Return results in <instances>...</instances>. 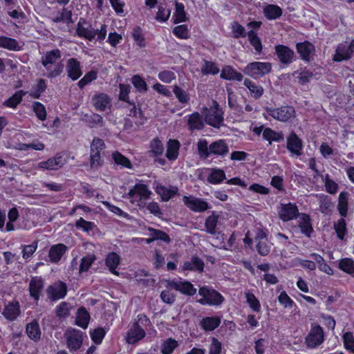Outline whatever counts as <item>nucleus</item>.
Returning a JSON list of instances; mask_svg holds the SVG:
<instances>
[{
	"instance_id": "a211bd4d",
	"label": "nucleus",
	"mask_w": 354,
	"mask_h": 354,
	"mask_svg": "<svg viewBox=\"0 0 354 354\" xmlns=\"http://www.w3.org/2000/svg\"><path fill=\"white\" fill-rule=\"evenodd\" d=\"M298 209L295 204L288 203L282 205L279 211V217L283 221L296 218L298 216Z\"/></svg>"
},
{
	"instance_id": "dca6fc26",
	"label": "nucleus",
	"mask_w": 354,
	"mask_h": 354,
	"mask_svg": "<svg viewBox=\"0 0 354 354\" xmlns=\"http://www.w3.org/2000/svg\"><path fill=\"white\" fill-rule=\"evenodd\" d=\"M91 103L98 111H105L111 107L110 97L103 93H96L91 97Z\"/></svg>"
},
{
	"instance_id": "13d9d810",
	"label": "nucleus",
	"mask_w": 354,
	"mask_h": 354,
	"mask_svg": "<svg viewBox=\"0 0 354 354\" xmlns=\"http://www.w3.org/2000/svg\"><path fill=\"white\" fill-rule=\"evenodd\" d=\"M112 157L115 164L120 165L127 168L131 167V164L129 160L123 155H122L120 153L115 151L113 153Z\"/></svg>"
},
{
	"instance_id": "bf43d9fd",
	"label": "nucleus",
	"mask_w": 354,
	"mask_h": 354,
	"mask_svg": "<svg viewBox=\"0 0 354 354\" xmlns=\"http://www.w3.org/2000/svg\"><path fill=\"white\" fill-rule=\"evenodd\" d=\"M131 80L132 84L139 92L142 93L147 91V83L140 75H133Z\"/></svg>"
},
{
	"instance_id": "4c0bfd02",
	"label": "nucleus",
	"mask_w": 354,
	"mask_h": 354,
	"mask_svg": "<svg viewBox=\"0 0 354 354\" xmlns=\"http://www.w3.org/2000/svg\"><path fill=\"white\" fill-rule=\"evenodd\" d=\"M90 320V315L84 308L78 309L76 317V324L83 328H86Z\"/></svg>"
},
{
	"instance_id": "cd10ccee",
	"label": "nucleus",
	"mask_w": 354,
	"mask_h": 354,
	"mask_svg": "<svg viewBox=\"0 0 354 354\" xmlns=\"http://www.w3.org/2000/svg\"><path fill=\"white\" fill-rule=\"evenodd\" d=\"M187 126L190 131L203 129L205 126L203 117L198 112L192 113L188 118Z\"/></svg>"
},
{
	"instance_id": "2f4dec72",
	"label": "nucleus",
	"mask_w": 354,
	"mask_h": 354,
	"mask_svg": "<svg viewBox=\"0 0 354 354\" xmlns=\"http://www.w3.org/2000/svg\"><path fill=\"white\" fill-rule=\"evenodd\" d=\"M180 142L177 140H169L167 143L166 156L169 160H175L178 156Z\"/></svg>"
},
{
	"instance_id": "9d476101",
	"label": "nucleus",
	"mask_w": 354,
	"mask_h": 354,
	"mask_svg": "<svg viewBox=\"0 0 354 354\" xmlns=\"http://www.w3.org/2000/svg\"><path fill=\"white\" fill-rule=\"evenodd\" d=\"M218 221V216L216 214L215 212H212V214L207 217L205 222V227L207 233L216 236V240L221 243H224L225 235L216 230Z\"/></svg>"
},
{
	"instance_id": "5fc2aeb1",
	"label": "nucleus",
	"mask_w": 354,
	"mask_h": 354,
	"mask_svg": "<svg viewBox=\"0 0 354 354\" xmlns=\"http://www.w3.org/2000/svg\"><path fill=\"white\" fill-rule=\"evenodd\" d=\"M201 72L204 75H216L219 72V68L217 67L215 63L212 62L204 61V64L201 68Z\"/></svg>"
},
{
	"instance_id": "1a4fd4ad",
	"label": "nucleus",
	"mask_w": 354,
	"mask_h": 354,
	"mask_svg": "<svg viewBox=\"0 0 354 354\" xmlns=\"http://www.w3.org/2000/svg\"><path fill=\"white\" fill-rule=\"evenodd\" d=\"M274 50L279 61L283 66H288L296 60L294 50L287 46L277 45Z\"/></svg>"
},
{
	"instance_id": "8fccbe9b",
	"label": "nucleus",
	"mask_w": 354,
	"mask_h": 354,
	"mask_svg": "<svg viewBox=\"0 0 354 354\" xmlns=\"http://www.w3.org/2000/svg\"><path fill=\"white\" fill-rule=\"evenodd\" d=\"M294 76L297 75V78L299 80V83L301 84H305L310 81L313 77L312 72L308 70H302L301 71H295L292 74Z\"/></svg>"
},
{
	"instance_id": "72a5a7b5",
	"label": "nucleus",
	"mask_w": 354,
	"mask_h": 354,
	"mask_svg": "<svg viewBox=\"0 0 354 354\" xmlns=\"http://www.w3.org/2000/svg\"><path fill=\"white\" fill-rule=\"evenodd\" d=\"M26 333L30 339L37 341L41 337V330L37 322L32 321L26 326Z\"/></svg>"
},
{
	"instance_id": "6e6d98bb",
	"label": "nucleus",
	"mask_w": 354,
	"mask_h": 354,
	"mask_svg": "<svg viewBox=\"0 0 354 354\" xmlns=\"http://www.w3.org/2000/svg\"><path fill=\"white\" fill-rule=\"evenodd\" d=\"M95 259L96 258L94 254H88L86 257H84L82 259L80 266V272L88 271Z\"/></svg>"
},
{
	"instance_id": "5701e85b",
	"label": "nucleus",
	"mask_w": 354,
	"mask_h": 354,
	"mask_svg": "<svg viewBox=\"0 0 354 354\" xmlns=\"http://www.w3.org/2000/svg\"><path fill=\"white\" fill-rule=\"evenodd\" d=\"M301 140L296 135L295 132H292L287 138V149L292 153L297 156L301 154L302 149Z\"/></svg>"
},
{
	"instance_id": "de8ad7c7",
	"label": "nucleus",
	"mask_w": 354,
	"mask_h": 354,
	"mask_svg": "<svg viewBox=\"0 0 354 354\" xmlns=\"http://www.w3.org/2000/svg\"><path fill=\"white\" fill-rule=\"evenodd\" d=\"M53 21L56 24H66L67 26L73 23L72 13L70 10L64 9L59 16L53 18Z\"/></svg>"
},
{
	"instance_id": "c9c22d12",
	"label": "nucleus",
	"mask_w": 354,
	"mask_h": 354,
	"mask_svg": "<svg viewBox=\"0 0 354 354\" xmlns=\"http://www.w3.org/2000/svg\"><path fill=\"white\" fill-rule=\"evenodd\" d=\"M263 138L269 141L271 144L272 141L281 142L284 140L282 132H277L270 128H266L263 131Z\"/></svg>"
},
{
	"instance_id": "f8f14e48",
	"label": "nucleus",
	"mask_w": 354,
	"mask_h": 354,
	"mask_svg": "<svg viewBox=\"0 0 354 354\" xmlns=\"http://www.w3.org/2000/svg\"><path fill=\"white\" fill-rule=\"evenodd\" d=\"M167 286L187 296H193L196 293V288L189 281L181 279L168 281Z\"/></svg>"
},
{
	"instance_id": "f704fd0d",
	"label": "nucleus",
	"mask_w": 354,
	"mask_h": 354,
	"mask_svg": "<svg viewBox=\"0 0 354 354\" xmlns=\"http://www.w3.org/2000/svg\"><path fill=\"white\" fill-rule=\"evenodd\" d=\"M263 13L268 19L273 20L281 16L282 10L278 6L270 4L264 8Z\"/></svg>"
},
{
	"instance_id": "ddd939ff",
	"label": "nucleus",
	"mask_w": 354,
	"mask_h": 354,
	"mask_svg": "<svg viewBox=\"0 0 354 354\" xmlns=\"http://www.w3.org/2000/svg\"><path fill=\"white\" fill-rule=\"evenodd\" d=\"M353 55H354V40L351 43L344 42L339 44L336 48L333 60L342 62L349 59Z\"/></svg>"
},
{
	"instance_id": "0eeeda50",
	"label": "nucleus",
	"mask_w": 354,
	"mask_h": 354,
	"mask_svg": "<svg viewBox=\"0 0 354 354\" xmlns=\"http://www.w3.org/2000/svg\"><path fill=\"white\" fill-rule=\"evenodd\" d=\"M268 113L277 120L288 122L295 117V110L291 106H282L276 109H268Z\"/></svg>"
},
{
	"instance_id": "20e7f679",
	"label": "nucleus",
	"mask_w": 354,
	"mask_h": 354,
	"mask_svg": "<svg viewBox=\"0 0 354 354\" xmlns=\"http://www.w3.org/2000/svg\"><path fill=\"white\" fill-rule=\"evenodd\" d=\"M198 294L201 298L198 302L202 305L218 306L224 301V297L218 291L207 286L201 287Z\"/></svg>"
},
{
	"instance_id": "423d86ee",
	"label": "nucleus",
	"mask_w": 354,
	"mask_h": 354,
	"mask_svg": "<svg viewBox=\"0 0 354 354\" xmlns=\"http://www.w3.org/2000/svg\"><path fill=\"white\" fill-rule=\"evenodd\" d=\"M271 68L272 65L269 62H254L248 64L243 72L253 78H258L269 73Z\"/></svg>"
},
{
	"instance_id": "f3484780",
	"label": "nucleus",
	"mask_w": 354,
	"mask_h": 354,
	"mask_svg": "<svg viewBox=\"0 0 354 354\" xmlns=\"http://www.w3.org/2000/svg\"><path fill=\"white\" fill-rule=\"evenodd\" d=\"M66 164V160L59 154L46 161L39 162L37 167L41 169L57 170Z\"/></svg>"
},
{
	"instance_id": "49530a36",
	"label": "nucleus",
	"mask_w": 354,
	"mask_h": 354,
	"mask_svg": "<svg viewBox=\"0 0 354 354\" xmlns=\"http://www.w3.org/2000/svg\"><path fill=\"white\" fill-rule=\"evenodd\" d=\"M339 268L342 271L354 277V261L349 258L342 259L339 263Z\"/></svg>"
},
{
	"instance_id": "7c9ffc66",
	"label": "nucleus",
	"mask_w": 354,
	"mask_h": 354,
	"mask_svg": "<svg viewBox=\"0 0 354 354\" xmlns=\"http://www.w3.org/2000/svg\"><path fill=\"white\" fill-rule=\"evenodd\" d=\"M20 313L19 305L18 303H10L6 306L3 315L10 321L15 320Z\"/></svg>"
},
{
	"instance_id": "a878e982",
	"label": "nucleus",
	"mask_w": 354,
	"mask_h": 354,
	"mask_svg": "<svg viewBox=\"0 0 354 354\" xmlns=\"http://www.w3.org/2000/svg\"><path fill=\"white\" fill-rule=\"evenodd\" d=\"M44 288V281L41 278L33 277L29 283V291L30 296L35 300L38 301L40 292Z\"/></svg>"
},
{
	"instance_id": "338daca9",
	"label": "nucleus",
	"mask_w": 354,
	"mask_h": 354,
	"mask_svg": "<svg viewBox=\"0 0 354 354\" xmlns=\"http://www.w3.org/2000/svg\"><path fill=\"white\" fill-rule=\"evenodd\" d=\"M97 78V73L91 71L85 74V75L78 82L77 84L80 88L84 87L86 84L95 80Z\"/></svg>"
},
{
	"instance_id": "2eb2a0df",
	"label": "nucleus",
	"mask_w": 354,
	"mask_h": 354,
	"mask_svg": "<svg viewBox=\"0 0 354 354\" xmlns=\"http://www.w3.org/2000/svg\"><path fill=\"white\" fill-rule=\"evenodd\" d=\"M67 293V286L62 281H57L49 286L46 289V294L50 301L63 299Z\"/></svg>"
},
{
	"instance_id": "b1692460",
	"label": "nucleus",
	"mask_w": 354,
	"mask_h": 354,
	"mask_svg": "<svg viewBox=\"0 0 354 354\" xmlns=\"http://www.w3.org/2000/svg\"><path fill=\"white\" fill-rule=\"evenodd\" d=\"M145 336V329L140 327L139 324H133L127 333L126 339L129 344H135L141 340Z\"/></svg>"
},
{
	"instance_id": "aec40b11",
	"label": "nucleus",
	"mask_w": 354,
	"mask_h": 354,
	"mask_svg": "<svg viewBox=\"0 0 354 354\" xmlns=\"http://www.w3.org/2000/svg\"><path fill=\"white\" fill-rule=\"evenodd\" d=\"M151 192L144 184H136L129 189L128 195L130 198L139 197L140 200H147L149 198Z\"/></svg>"
},
{
	"instance_id": "c03bdc74",
	"label": "nucleus",
	"mask_w": 354,
	"mask_h": 354,
	"mask_svg": "<svg viewBox=\"0 0 354 354\" xmlns=\"http://www.w3.org/2000/svg\"><path fill=\"white\" fill-rule=\"evenodd\" d=\"M147 230L150 232L149 235L150 236H152L154 241L160 240L166 243H169L171 242L170 237L165 232L154 229L151 227H148Z\"/></svg>"
},
{
	"instance_id": "3c124183",
	"label": "nucleus",
	"mask_w": 354,
	"mask_h": 354,
	"mask_svg": "<svg viewBox=\"0 0 354 354\" xmlns=\"http://www.w3.org/2000/svg\"><path fill=\"white\" fill-rule=\"evenodd\" d=\"M184 8L185 6L183 3L176 2V10L174 15L175 24L185 21L186 15Z\"/></svg>"
},
{
	"instance_id": "c85d7f7f",
	"label": "nucleus",
	"mask_w": 354,
	"mask_h": 354,
	"mask_svg": "<svg viewBox=\"0 0 354 354\" xmlns=\"http://www.w3.org/2000/svg\"><path fill=\"white\" fill-rule=\"evenodd\" d=\"M67 247L62 244L59 243L53 245L49 250V258L52 262L57 263L61 259L63 254L66 252Z\"/></svg>"
},
{
	"instance_id": "c756f323",
	"label": "nucleus",
	"mask_w": 354,
	"mask_h": 354,
	"mask_svg": "<svg viewBox=\"0 0 354 354\" xmlns=\"http://www.w3.org/2000/svg\"><path fill=\"white\" fill-rule=\"evenodd\" d=\"M0 48L13 51H19L21 49L16 39L6 36H0Z\"/></svg>"
},
{
	"instance_id": "4d7b16f0",
	"label": "nucleus",
	"mask_w": 354,
	"mask_h": 354,
	"mask_svg": "<svg viewBox=\"0 0 354 354\" xmlns=\"http://www.w3.org/2000/svg\"><path fill=\"white\" fill-rule=\"evenodd\" d=\"M173 33L178 38L187 39L190 37L187 25H179L173 29Z\"/></svg>"
},
{
	"instance_id": "f03ea898",
	"label": "nucleus",
	"mask_w": 354,
	"mask_h": 354,
	"mask_svg": "<svg viewBox=\"0 0 354 354\" xmlns=\"http://www.w3.org/2000/svg\"><path fill=\"white\" fill-rule=\"evenodd\" d=\"M62 55L59 49L46 52L41 58V63L47 71L46 76L54 78L59 76L64 70V64L59 62Z\"/></svg>"
},
{
	"instance_id": "37998d69",
	"label": "nucleus",
	"mask_w": 354,
	"mask_h": 354,
	"mask_svg": "<svg viewBox=\"0 0 354 354\" xmlns=\"http://www.w3.org/2000/svg\"><path fill=\"white\" fill-rule=\"evenodd\" d=\"M225 178V174L223 169H212L207 177V181L212 184H218Z\"/></svg>"
},
{
	"instance_id": "9b49d317",
	"label": "nucleus",
	"mask_w": 354,
	"mask_h": 354,
	"mask_svg": "<svg viewBox=\"0 0 354 354\" xmlns=\"http://www.w3.org/2000/svg\"><path fill=\"white\" fill-rule=\"evenodd\" d=\"M183 201L189 209L195 212H204L211 207L204 199L193 196H183Z\"/></svg>"
},
{
	"instance_id": "0e129e2a",
	"label": "nucleus",
	"mask_w": 354,
	"mask_h": 354,
	"mask_svg": "<svg viewBox=\"0 0 354 354\" xmlns=\"http://www.w3.org/2000/svg\"><path fill=\"white\" fill-rule=\"evenodd\" d=\"M46 88V82L43 79H39L37 84L31 92L30 95L34 98H39L41 93H42Z\"/></svg>"
},
{
	"instance_id": "4be33fe9",
	"label": "nucleus",
	"mask_w": 354,
	"mask_h": 354,
	"mask_svg": "<svg viewBox=\"0 0 354 354\" xmlns=\"http://www.w3.org/2000/svg\"><path fill=\"white\" fill-rule=\"evenodd\" d=\"M296 48L301 58L306 62L310 60L311 56L315 52L314 46L308 41L297 43Z\"/></svg>"
},
{
	"instance_id": "6e6552de",
	"label": "nucleus",
	"mask_w": 354,
	"mask_h": 354,
	"mask_svg": "<svg viewBox=\"0 0 354 354\" xmlns=\"http://www.w3.org/2000/svg\"><path fill=\"white\" fill-rule=\"evenodd\" d=\"M64 337L67 347L71 351H76L82 346L83 337L80 330L74 328L68 329L64 333Z\"/></svg>"
},
{
	"instance_id": "bb28decb",
	"label": "nucleus",
	"mask_w": 354,
	"mask_h": 354,
	"mask_svg": "<svg viewBox=\"0 0 354 354\" xmlns=\"http://www.w3.org/2000/svg\"><path fill=\"white\" fill-rule=\"evenodd\" d=\"M120 257L117 253L111 252L106 255L105 259V264L109 268L110 272L112 274L118 276L119 272L116 270V268L120 264Z\"/></svg>"
},
{
	"instance_id": "412c9836",
	"label": "nucleus",
	"mask_w": 354,
	"mask_h": 354,
	"mask_svg": "<svg viewBox=\"0 0 354 354\" xmlns=\"http://www.w3.org/2000/svg\"><path fill=\"white\" fill-rule=\"evenodd\" d=\"M66 70L68 76L73 80H76L82 75L80 63L75 58H71L67 61Z\"/></svg>"
},
{
	"instance_id": "ea45409f",
	"label": "nucleus",
	"mask_w": 354,
	"mask_h": 354,
	"mask_svg": "<svg viewBox=\"0 0 354 354\" xmlns=\"http://www.w3.org/2000/svg\"><path fill=\"white\" fill-rule=\"evenodd\" d=\"M348 194L347 192H341L338 198L337 209L342 217H345L348 212Z\"/></svg>"
},
{
	"instance_id": "7ed1b4c3",
	"label": "nucleus",
	"mask_w": 354,
	"mask_h": 354,
	"mask_svg": "<svg viewBox=\"0 0 354 354\" xmlns=\"http://www.w3.org/2000/svg\"><path fill=\"white\" fill-rule=\"evenodd\" d=\"M77 33L78 36L84 37L89 41L93 40L97 37V40L102 41L106 35V26L102 25L100 29H95L87 24L85 21L80 19L77 24Z\"/></svg>"
},
{
	"instance_id": "864d4df0",
	"label": "nucleus",
	"mask_w": 354,
	"mask_h": 354,
	"mask_svg": "<svg viewBox=\"0 0 354 354\" xmlns=\"http://www.w3.org/2000/svg\"><path fill=\"white\" fill-rule=\"evenodd\" d=\"M301 219L302 221L299 223L301 231L302 233L309 237L310 233L313 231L310 218L307 215H304Z\"/></svg>"
},
{
	"instance_id": "e2e57ef3",
	"label": "nucleus",
	"mask_w": 354,
	"mask_h": 354,
	"mask_svg": "<svg viewBox=\"0 0 354 354\" xmlns=\"http://www.w3.org/2000/svg\"><path fill=\"white\" fill-rule=\"evenodd\" d=\"M245 297L247 299V302L248 303L250 307L254 311L259 312L261 308V306L259 300L257 299L255 295L250 292L245 293Z\"/></svg>"
},
{
	"instance_id": "39448f33",
	"label": "nucleus",
	"mask_w": 354,
	"mask_h": 354,
	"mask_svg": "<svg viewBox=\"0 0 354 354\" xmlns=\"http://www.w3.org/2000/svg\"><path fill=\"white\" fill-rule=\"evenodd\" d=\"M214 105L209 109H205L203 116L205 122L216 129H219L223 122V112L219 109L218 104L214 101Z\"/></svg>"
},
{
	"instance_id": "a19ab883",
	"label": "nucleus",
	"mask_w": 354,
	"mask_h": 354,
	"mask_svg": "<svg viewBox=\"0 0 354 354\" xmlns=\"http://www.w3.org/2000/svg\"><path fill=\"white\" fill-rule=\"evenodd\" d=\"M82 120L91 127L103 126V118L97 113L85 114Z\"/></svg>"
},
{
	"instance_id": "69168bd1",
	"label": "nucleus",
	"mask_w": 354,
	"mask_h": 354,
	"mask_svg": "<svg viewBox=\"0 0 354 354\" xmlns=\"http://www.w3.org/2000/svg\"><path fill=\"white\" fill-rule=\"evenodd\" d=\"M333 204L327 197H321L319 200V209L322 213L328 214L332 211Z\"/></svg>"
},
{
	"instance_id": "09e8293b",
	"label": "nucleus",
	"mask_w": 354,
	"mask_h": 354,
	"mask_svg": "<svg viewBox=\"0 0 354 354\" xmlns=\"http://www.w3.org/2000/svg\"><path fill=\"white\" fill-rule=\"evenodd\" d=\"M32 109L39 120L44 121L46 119V110L44 105L41 102H34L32 104Z\"/></svg>"
},
{
	"instance_id": "6ab92c4d",
	"label": "nucleus",
	"mask_w": 354,
	"mask_h": 354,
	"mask_svg": "<svg viewBox=\"0 0 354 354\" xmlns=\"http://www.w3.org/2000/svg\"><path fill=\"white\" fill-rule=\"evenodd\" d=\"M205 263L203 261L197 256H193L189 260L184 262L182 266V270L194 271L203 272L204 270Z\"/></svg>"
},
{
	"instance_id": "a18cd8bd",
	"label": "nucleus",
	"mask_w": 354,
	"mask_h": 354,
	"mask_svg": "<svg viewBox=\"0 0 354 354\" xmlns=\"http://www.w3.org/2000/svg\"><path fill=\"white\" fill-rule=\"evenodd\" d=\"M173 93L181 104H188L190 100L189 95L178 85L173 86Z\"/></svg>"
},
{
	"instance_id": "680f3d73",
	"label": "nucleus",
	"mask_w": 354,
	"mask_h": 354,
	"mask_svg": "<svg viewBox=\"0 0 354 354\" xmlns=\"http://www.w3.org/2000/svg\"><path fill=\"white\" fill-rule=\"evenodd\" d=\"M178 345V342L175 339L171 338L168 339L162 345V354H171Z\"/></svg>"
},
{
	"instance_id": "e433bc0d",
	"label": "nucleus",
	"mask_w": 354,
	"mask_h": 354,
	"mask_svg": "<svg viewBox=\"0 0 354 354\" xmlns=\"http://www.w3.org/2000/svg\"><path fill=\"white\" fill-rule=\"evenodd\" d=\"M243 84L249 89L251 95L255 99H259L263 93V87L260 85H257L249 79H245Z\"/></svg>"
},
{
	"instance_id": "79ce46f5",
	"label": "nucleus",
	"mask_w": 354,
	"mask_h": 354,
	"mask_svg": "<svg viewBox=\"0 0 354 354\" xmlns=\"http://www.w3.org/2000/svg\"><path fill=\"white\" fill-rule=\"evenodd\" d=\"M26 94V92L22 90L17 91L13 95H12L3 102V105L10 108H16L17 106L21 102L23 97Z\"/></svg>"
},
{
	"instance_id": "58836bf2",
	"label": "nucleus",
	"mask_w": 354,
	"mask_h": 354,
	"mask_svg": "<svg viewBox=\"0 0 354 354\" xmlns=\"http://www.w3.org/2000/svg\"><path fill=\"white\" fill-rule=\"evenodd\" d=\"M221 324L220 318L217 317H207L202 319L201 326L205 330L212 331Z\"/></svg>"
},
{
	"instance_id": "774afa93",
	"label": "nucleus",
	"mask_w": 354,
	"mask_h": 354,
	"mask_svg": "<svg viewBox=\"0 0 354 354\" xmlns=\"http://www.w3.org/2000/svg\"><path fill=\"white\" fill-rule=\"evenodd\" d=\"M343 341L345 348L354 353V337L352 333H346L343 335Z\"/></svg>"
},
{
	"instance_id": "f257e3e1",
	"label": "nucleus",
	"mask_w": 354,
	"mask_h": 354,
	"mask_svg": "<svg viewBox=\"0 0 354 354\" xmlns=\"http://www.w3.org/2000/svg\"><path fill=\"white\" fill-rule=\"evenodd\" d=\"M197 150L199 157L205 160L211 156L224 157L228 154L229 146L224 140H218L208 144L205 139H200L197 142Z\"/></svg>"
},
{
	"instance_id": "4468645a",
	"label": "nucleus",
	"mask_w": 354,
	"mask_h": 354,
	"mask_svg": "<svg viewBox=\"0 0 354 354\" xmlns=\"http://www.w3.org/2000/svg\"><path fill=\"white\" fill-rule=\"evenodd\" d=\"M323 328L319 325H312L310 331L306 337V343L308 347L315 348L320 345L323 342Z\"/></svg>"
},
{
	"instance_id": "473e14b6",
	"label": "nucleus",
	"mask_w": 354,
	"mask_h": 354,
	"mask_svg": "<svg viewBox=\"0 0 354 354\" xmlns=\"http://www.w3.org/2000/svg\"><path fill=\"white\" fill-rule=\"evenodd\" d=\"M221 77L228 80H237L241 81L243 78L241 73L234 71L231 66H225L221 73Z\"/></svg>"
},
{
	"instance_id": "393cba45",
	"label": "nucleus",
	"mask_w": 354,
	"mask_h": 354,
	"mask_svg": "<svg viewBox=\"0 0 354 354\" xmlns=\"http://www.w3.org/2000/svg\"><path fill=\"white\" fill-rule=\"evenodd\" d=\"M153 189L163 201H168L177 194L178 190L176 187H167L160 184L154 186Z\"/></svg>"
},
{
	"instance_id": "052dcab7",
	"label": "nucleus",
	"mask_w": 354,
	"mask_h": 354,
	"mask_svg": "<svg viewBox=\"0 0 354 354\" xmlns=\"http://www.w3.org/2000/svg\"><path fill=\"white\" fill-rule=\"evenodd\" d=\"M334 228L339 239H344V235L346 232V224L344 218L339 219L336 223L334 224Z\"/></svg>"
},
{
	"instance_id": "603ef678",
	"label": "nucleus",
	"mask_w": 354,
	"mask_h": 354,
	"mask_svg": "<svg viewBox=\"0 0 354 354\" xmlns=\"http://www.w3.org/2000/svg\"><path fill=\"white\" fill-rule=\"evenodd\" d=\"M248 39L250 44L254 48L255 50L258 53H261L262 50V44L261 39L253 31L250 30L248 32Z\"/></svg>"
}]
</instances>
